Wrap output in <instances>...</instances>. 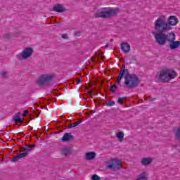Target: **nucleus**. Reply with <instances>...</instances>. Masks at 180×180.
I'll use <instances>...</instances> for the list:
<instances>
[{
	"mask_svg": "<svg viewBox=\"0 0 180 180\" xmlns=\"http://www.w3.org/2000/svg\"><path fill=\"white\" fill-rule=\"evenodd\" d=\"M124 77V85L127 88H136L140 84L139 77L135 74H130L129 70L126 69V65H123L117 76V82L120 84L122 78Z\"/></svg>",
	"mask_w": 180,
	"mask_h": 180,
	"instance_id": "1",
	"label": "nucleus"
},
{
	"mask_svg": "<svg viewBox=\"0 0 180 180\" xmlns=\"http://www.w3.org/2000/svg\"><path fill=\"white\" fill-rule=\"evenodd\" d=\"M178 77L176 72L172 69H163L158 72L156 78L160 82H169Z\"/></svg>",
	"mask_w": 180,
	"mask_h": 180,
	"instance_id": "2",
	"label": "nucleus"
},
{
	"mask_svg": "<svg viewBox=\"0 0 180 180\" xmlns=\"http://www.w3.org/2000/svg\"><path fill=\"white\" fill-rule=\"evenodd\" d=\"M153 24L155 32H169L171 30L166 15H162L159 16L155 20Z\"/></svg>",
	"mask_w": 180,
	"mask_h": 180,
	"instance_id": "3",
	"label": "nucleus"
},
{
	"mask_svg": "<svg viewBox=\"0 0 180 180\" xmlns=\"http://www.w3.org/2000/svg\"><path fill=\"white\" fill-rule=\"evenodd\" d=\"M119 12V8H100L95 14L96 18H101L102 19H108L112 16H116Z\"/></svg>",
	"mask_w": 180,
	"mask_h": 180,
	"instance_id": "4",
	"label": "nucleus"
},
{
	"mask_svg": "<svg viewBox=\"0 0 180 180\" xmlns=\"http://www.w3.org/2000/svg\"><path fill=\"white\" fill-rule=\"evenodd\" d=\"M154 39L159 46H164L168 41L169 33L165 34V32H158L153 33Z\"/></svg>",
	"mask_w": 180,
	"mask_h": 180,
	"instance_id": "5",
	"label": "nucleus"
},
{
	"mask_svg": "<svg viewBox=\"0 0 180 180\" xmlns=\"http://www.w3.org/2000/svg\"><path fill=\"white\" fill-rule=\"evenodd\" d=\"M167 42L168 47L170 49V50H176V49H179L180 46V41H176V37L174 32L169 33Z\"/></svg>",
	"mask_w": 180,
	"mask_h": 180,
	"instance_id": "6",
	"label": "nucleus"
},
{
	"mask_svg": "<svg viewBox=\"0 0 180 180\" xmlns=\"http://www.w3.org/2000/svg\"><path fill=\"white\" fill-rule=\"evenodd\" d=\"M54 79V75H42L37 80V84L38 86H44L49 82H51Z\"/></svg>",
	"mask_w": 180,
	"mask_h": 180,
	"instance_id": "7",
	"label": "nucleus"
},
{
	"mask_svg": "<svg viewBox=\"0 0 180 180\" xmlns=\"http://www.w3.org/2000/svg\"><path fill=\"white\" fill-rule=\"evenodd\" d=\"M107 168L117 171L122 168V161L117 159H111L107 162Z\"/></svg>",
	"mask_w": 180,
	"mask_h": 180,
	"instance_id": "8",
	"label": "nucleus"
},
{
	"mask_svg": "<svg viewBox=\"0 0 180 180\" xmlns=\"http://www.w3.org/2000/svg\"><path fill=\"white\" fill-rule=\"evenodd\" d=\"M25 153H20L17 155H15L12 160L11 161H13V162L18 161V160H20L21 158H24V157H26V155H27L29 151H32V150H33V148H34L36 147V145H25Z\"/></svg>",
	"mask_w": 180,
	"mask_h": 180,
	"instance_id": "9",
	"label": "nucleus"
},
{
	"mask_svg": "<svg viewBox=\"0 0 180 180\" xmlns=\"http://www.w3.org/2000/svg\"><path fill=\"white\" fill-rule=\"evenodd\" d=\"M167 20L170 30H172V26H176L179 23V20L175 15H169Z\"/></svg>",
	"mask_w": 180,
	"mask_h": 180,
	"instance_id": "10",
	"label": "nucleus"
},
{
	"mask_svg": "<svg viewBox=\"0 0 180 180\" xmlns=\"http://www.w3.org/2000/svg\"><path fill=\"white\" fill-rule=\"evenodd\" d=\"M33 55V49L30 47L25 48L21 53V57L23 60L30 58Z\"/></svg>",
	"mask_w": 180,
	"mask_h": 180,
	"instance_id": "11",
	"label": "nucleus"
},
{
	"mask_svg": "<svg viewBox=\"0 0 180 180\" xmlns=\"http://www.w3.org/2000/svg\"><path fill=\"white\" fill-rule=\"evenodd\" d=\"M53 12H58L59 13H61L63 12H65V8L61 4H56L53 6Z\"/></svg>",
	"mask_w": 180,
	"mask_h": 180,
	"instance_id": "12",
	"label": "nucleus"
},
{
	"mask_svg": "<svg viewBox=\"0 0 180 180\" xmlns=\"http://www.w3.org/2000/svg\"><path fill=\"white\" fill-rule=\"evenodd\" d=\"M62 141H72L74 136L71 133H65L61 139Z\"/></svg>",
	"mask_w": 180,
	"mask_h": 180,
	"instance_id": "13",
	"label": "nucleus"
},
{
	"mask_svg": "<svg viewBox=\"0 0 180 180\" xmlns=\"http://www.w3.org/2000/svg\"><path fill=\"white\" fill-rule=\"evenodd\" d=\"M121 50L124 53H129L130 51V44L127 42H122L121 44Z\"/></svg>",
	"mask_w": 180,
	"mask_h": 180,
	"instance_id": "14",
	"label": "nucleus"
},
{
	"mask_svg": "<svg viewBox=\"0 0 180 180\" xmlns=\"http://www.w3.org/2000/svg\"><path fill=\"white\" fill-rule=\"evenodd\" d=\"M153 162V159L151 158H143L141 160V165L147 166L150 165Z\"/></svg>",
	"mask_w": 180,
	"mask_h": 180,
	"instance_id": "15",
	"label": "nucleus"
},
{
	"mask_svg": "<svg viewBox=\"0 0 180 180\" xmlns=\"http://www.w3.org/2000/svg\"><path fill=\"white\" fill-rule=\"evenodd\" d=\"M148 176V172H142L137 177L136 180H147Z\"/></svg>",
	"mask_w": 180,
	"mask_h": 180,
	"instance_id": "16",
	"label": "nucleus"
},
{
	"mask_svg": "<svg viewBox=\"0 0 180 180\" xmlns=\"http://www.w3.org/2000/svg\"><path fill=\"white\" fill-rule=\"evenodd\" d=\"M60 153L62 155L67 157V155H70V154H71V149L70 148H63L60 150Z\"/></svg>",
	"mask_w": 180,
	"mask_h": 180,
	"instance_id": "17",
	"label": "nucleus"
},
{
	"mask_svg": "<svg viewBox=\"0 0 180 180\" xmlns=\"http://www.w3.org/2000/svg\"><path fill=\"white\" fill-rule=\"evenodd\" d=\"M80 123H82V120H79L71 124L70 125H69L68 129H74V127H77V126H78V124H79Z\"/></svg>",
	"mask_w": 180,
	"mask_h": 180,
	"instance_id": "18",
	"label": "nucleus"
},
{
	"mask_svg": "<svg viewBox=\"0 0 180 180\" xmlns=\"http://www.w3.org/2000/svg\"><path fill=\"white\" fill-rule=\"evenodd\" d=\"M117 137L119 139V140H123L124 138V133L120 131L117 134Z\"/></svg>",
	"mask_w": 180,
	"mask_h": 180,
	"instance_id": "19",
	"label": "nucleus"
},
{
	"mask_svg": "<svg viewBox=\"0 0 180 180\" xmlns=\"http://www.w3.org/2000/svg\"><path fill=\"white\" fill-rule=\"evenodd\" d=\"M0 77H1V78H6V77H8V72H6V71H1L0 72Z\"/></svg>",
	"mask_w": 180,
	"mask_h": 180,
	"instance_id": "20",
	"label": "nucleus"
},
{
	"mask_svg": "<svg viewBox=\"0 0 180 180\" xmlns=\"http://www.w3.org/2000/svg\"><path fill=\"white\" fill-rule=\"evenodd\" d=\"M91 61H93V63L98 61V53H96V55L91 58Z\"/></svg>",
	"mask_w": 180,
	"mask_h": 180,
	"instance_id": "21",
	"label": "nucleus"
},
{
	"mask_svg": "<svg viewBox=\"0 0 180 180\" xmlns=\"http://www.w3.org/2000/svg\"><path fill=\"white\" fill-rule=\"evenodd\" d=\"M92 180H101V176H99L98 174H93L91 176Z\"/></svg>",
	"mask_w": 180,
	"mask_h": 180,
	"instance_id": "22",
	"label": "nucleus"
},
{
	"mask_svg": "<svg viewBox=\"0 0 180 180\" xmlns=\"http://www.w3.org/2000/svg\"><path fill=\"white\" fill-rule=\"evenodd\" d=\"M16 124H18V123H20V124H22V123H23V120H22V118L19 117V118H17L15 120H13Z\"/></svg>",
	"mask_w": 180,
	"mask_h": 180,
	"instance_id": "23",
	"label": "nucleus"
},
{
	"mask_svg": "<svg viewBox=\"0 0 180 180\" xmlns=\"http://www.w3.org/2000/svg\"><path fill=\"white\" fill-rule=\"evenodd\" d=\"M116 89H117V86L116 84H113L110 86V91L111 92H116Z\"/></svg>",
	"mask_w": 180,
	"mask_h": 180,
	"instance_id": "24",
	"label": "nucleus"
},
{
	"mask_svg": "<svg viewBox=\"0 0 180 180\" xmlns=\"http://www.w3.org/2000/svg\"><path fill=\"white\" fill-rule=\"evenodd\" d=\"M19 116H20V112H17L13 117V120H15L16 119H19Z\"/></svg>",
	"mask_w": 180,
	"mask_h": 180,
	"instance_id": "25",
	"label": "nucleus"
},
{
	"mask_svg": "<svg viewBox=\"0 0 180 180\" xmlns=\"http://www.w3.org/2000/svg\"><path fill=\"white\" fill-rule=\"evenodd\" d=\"M86 116L83 117V120H86V119H89V116L91 115L90 112H85Z\"/></svg>",
	"mask_w": 180,
	"mask_h": 180,
	"instance_id": "26",
	"label": "nucleus"
},
{
	"mask_svg": "<svg viewBox=\"0 0 180 180\" xmlns=\"http://www.w3.org/2000/svg\"><path fill=\"white\" fill-rule=\"evenodd\" d=\"M85 159H86V160H91V152H88V153L86 154Z\"/></svg>",
	"mask_w": 180,
	"mask_h": 180,
	"instance_id": "27",
	"label": "nucleus"
},
{
	"mask_svg": "<svg viewBox=\"0 0 180 180\" xmlns=\"http://www.w3.org/2000/svg\"><path fill=\"white\" fill-rule=\"evenodd\" d=\"M123 101H126V97H119L118 98V103H122V102H123Z\"/></svg>",
	"mask_w": 180,
	"mask_h": 180,
	"instance_id": "28",
	"label": "nucleus"
},
{
	"mask_svg": "<svg viewBox=\"0 0 180 180\" xmlns=\"http://www.w3.org/2000/svg\"><path fill=\"white\" fill-rule=\"evenodd\" d=\"M96 157V153L95 152H91V160H94Z\"/></svg>",
	"mask_w": 180,
	"mask_h": 180,
	"instance_id": "29",
	"label": "nucleus"
},
{
	"mask_svg": "<svg viewBox=\"0 0 180 180\" xmlns=\"http://www.w3.org/2000/svg\"><path fill=\"white\" fill-rule=\"evenodd\" d=\"M107 105H108V106H115V101H109V102L107 103Z\"/></svg>",
	"mask_w": 180,
	"mask_h": 180,
	"instance_id": "30",
	"label": "nucleus"
},
{
	"mask_svg": "<svg viewBox=\"0 0 180 180\" xmlns=\"http://www.w3.org/2000/svg\"><path fill=\"white\" fill-rule=\"evenodd\" d=\"M29 113V111L27 110H25L23 111L22 116L25 117L27 116V114Z\"/></svg>",
	"mask_w": 180,
	"mask_h": 180,
	"instance_id": "31",
	"label": "nucleus"
},
{
	"mask_svg": "<svg viewBox=\"0 0 180 180\" xmlns=\"http://www.w3.org/2000/svg\"><path fill=\"white\" fill-rule=\"evenodd\" d=\"M75 36H77V37H79V36H81V32L80 31H76L75 32Z\"/></svg>",
	"mask_w": 180,
	"mask_h": 180,
	"instance_id": "32",
	"label": "nucleus"
},
{
	"mask_svg": "<svg viewBox=\"0 0 180 180\" xmlns=\"http://www.w3.org/2000/svg\"><path fill=\"white\" fill-rule=\"evenodd\" d=\"M62 39H64L65 40H67V39H68V36L67 35V34H63L61 36Z\"/></svg>",
	"mask_w": 180,
	"mask_h": 180,
	"instance_id": "33",
	"label": "nucleus"
},
{
	"mask_svg": "<svg viewBox=\"0 0 180 180\" xmlns=\"http://www.w3.org/2000/svg\"><path fill=\"white\" fill-rule=\"evenodd\" d=\"M89 82H89L88 86L84 87L86 91H88V89H89V88L91 87V79H89Z\"/></svg>",
	"mask_w": 180,
	"mask_h": 180,
	"instance_id": "34",
	"label": "nucleus"
},
{
	"mask_svg": "<svg viewBox=\"0 0 180 180\" xmlns=\"http://www.w3.org/2000/svg\"><path fill=\"white\" fill-rule=\"evenodd\" d=\"M9 37H11V34H6L4 35V39H9Z\"/></svg>",
	"mask_w": 180,
	"mask_h": 180,
	"instance_id": "35",
	"label": "nucleus"
},
{
	"mask_svg": "<svg viewBox=\"0 0 180 180\" xmlns=\"http://www.w3.org/2000/svg\"><path fill=\"white\" fill-rule=\"evenodd\" d=\"M76 82H77V84H82V81L81 79H78Z\"/></svg>",
	"mask_w": 180,
	"mask_h": 180,
	"instance_id": "36",
	"label": "nucleus"
},
{
	"mask_svg": "<svg viewBox=\"0 0 180 180\" xmlns=\"http://www.w3.org/2000/svg\"><path fill=\"white\" fill-rule=\"evenodd\" d=\"M20 153H22L21 154H23V153H25V150H23V148H21L20 149Z\"/></svg>",
	"mask_w": 180,
	"mask_h": 180,
	"instance_id": "37",
	"label": "nucleus"
},
{
	"mask_svg": "<svg viewBox=\"0 0 180 180\" xmlns=\"http://www.w3.org/2000/svg\"><path fill=\"white\" fill-rule=\"evenodd\" d=\"M87 94L89 96H91V90H89V91H87Z\"/></svg>",
	"mask_w": 180,
	"mask_h": 180,
	"instance_id": "38",
	"label": "nucleus"
},
{
	"mask_svg": "<svg viewBox=\"0 0 180 180\" xmlns=\"http://www.w3.org/2000/svg\"><path fill=\"white\" fill-rule=\"evenodd\" d=\"M105 47H109V44H107L105 45Z\"/></svg>",
	"mask_w": 180,
	"mask_h": 180,
	"instance_id": "39",
	"label": "nucleus"
}]
</instances>
